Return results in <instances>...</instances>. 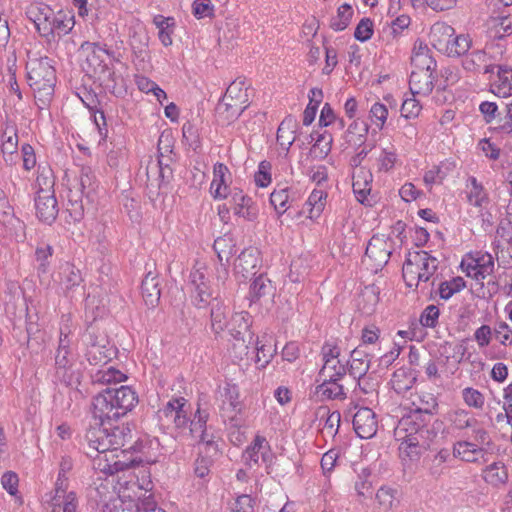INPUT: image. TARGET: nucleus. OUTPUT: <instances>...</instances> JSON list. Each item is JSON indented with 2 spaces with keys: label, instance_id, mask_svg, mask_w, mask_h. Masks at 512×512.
<instances>
[{
  "label": "nucleus",
  "instance_id": "nucleus-1",
  "mask_svg": "<svg viewBox=\"0 0 512 512\" xmlns=\"http://www.w3.org/2000/svg\"><path fill=\"white\" fill-rule=\"evenodd\" d=\"M138 403L136 392L129 386L108 387L93 399V417L110 423L131 411Z\"/></svg>",
  "mask_w": 512,
  "mask_h": 512
},
{
  "label": "nucleus",
  "instance_id": "nucleus-2",
  "mask_svg": "<svg viewBox=\"0 0 512 512\" xmlns=\"http://www.w3.org/2000/svg\"><path fill=\"white\" fill-rule=\"evenodd\" d=\"M28 84L34 92L39 109H45L52 99L56 83L55 69L48 57L35 58L27 62Z\"/></svg>",
  "mask_w": 512,
  "mask_h": 512
},
{
  "label": "nucleus",
  "instance_id": "nucleus-3",
  "mask_svg": "<svg viewBox=\"0 0 512 512\" xmlns=\"http://www.w3.org/2000/svg\"><path fill=\"white\" fill-rule=\"evenodd\" d=\"M443 429V423L440 420L432 418H422L419 413H410L404 416L395 429V436L413 437L424 449L431 448L440 438Z\"/></svg>",
  "mask_w": 512,
  "mask_h": 512
},
{
  "label": "nucleus",
  "instance_id": "nucleus-4",
  "mask_svg": "<svg viewBox=\"0 0 512 512\" xmlns=\"http://www.w3.org/2000/svg\"><path fill=\"white\" fill-rule=\"evenodd\" d=\"M71 329L69 325L60 327L58 347L55 353V377L67 387L80 383V372L74 369L75 356L72 351Z\"/></svg>",
  "mask_w": 512,
  "mask_h": 512
},
{
  "label": "nucleus",
  "instance_id": "nucleus-5",
  "mask_svg": "<svg viewBox=\"0 0 512 512\" xmlns=\"http://www.w3.org/2000/svg\"><path fill=\"white\" fill-rule=\"evenodd\" d=\"M86 72L112 94L117 93V77L107 50L97 44L91 45L86 57Z\"/></svg>",
  "mask_w": 512,
  "mask_h": 512
},
{
  "label": "nucleus",
  "instance_id": "nucleus-6",
  "mask_svg": "<svg viewBox=\"0 0 512 512\" xmlns=\"http://www.w3.org/2000/svg\"><path fill=\"white\" fill-rule=\"evenodd\" d=\"M86 453L93 459L94 470L104 475H114L115 473L133 467L136 463L134 458L127 456L126 450H121L119 453L107 450L103 453H96L95 455L90 451H86Z\"/></svg>",
  "mask_w": 512,
  "mask_h": 512
},
{
  "label": "nucleus",
  "instance_id": "nucleus-7",
  "mask_svg": "<svg viewBox=\"0 0 512 512\" xmlns=\"http://www.w3.org/2000/svg\"><path fill=\"white\" fill-rule=\"evenodd\" d=\"M42 181L47 188H40L37 191V196L35 197L36 215L40 221L52 224L59 212L58 203L55 198L54 191L52 190L53 181L47 177L39 175L37 177V183L39 186L42 185Z\"/></svg>",
  "mask_w": 512,
  "mask_h": 512
},
{
  "label": "nucleus",
  "instance_id": "nucleus-8",
  "mask_svg": "<svg viewBox=\"0 0 512 512\" xmlns=\"http://www.w3.org/2000/svg\"><path fill=\"white\" fill-rule=\"evenodd\" d=\"M60 284L66 297L71 299L85 298V285L81 271L70 263H65L61 267Z\"/></svg>",
  "mask_w": 512,
  "mask_h": 512
},
{
  "label": "nucleus",
  "instance_id": "nucleus-9",
  "mask_svg": "<svg viewBox=\"0 0 512 512\" xmlns=\"http://www.w3.org/2000/svg\"><path fill=\"white\" fill-rule=\"evenodd\" d=\"M260 458L265 464L269 465L272 462L273 455L266 438L256 435L253 442L243 452L242 459L248 468H253L259 465Z\"/></svg>",
  "mask_w": 512,
  "mask_h": 512
},
{
  "label": "nucleus",
  "instance_id": "nucleus-10",
  "mask_svg": "<svg viewBox=\"0 0 512 512\" xmlns=\"http://www.w3.org/2000/svg\"><path fill=\"white\" fill-rule=\"evenodd\" d=\"M353 428L362 439L372 438L378 429V421L374 411L368 407L360 408L353 416Z\"/></svg>",
  "mask_w": 512,
  "mask_h": 512
},
{
  "label": "nucleus",
  "instance_id": "nucleus-11",
  "mask_svg": "<svg viewBox=\"0 0 512 512\" xmlns=\"http://www.w3.org/2000/svg\"><path fill=\"white\" fill-rule=\"evenodd\" d=\"M106 422L99 421L95 426H91L86 432L87 451L91 453H103L111 450V440L109 439L108 427ZM107 424H109L107 422Z\"/></svg>",
  "mask_w": 512,
  "mask_h": 512
},
{
  "label": "nucleus",
  "instance_id": "nucleus-12",
  "mask_svg": "<svg viewBox=\"0 0 512 512\" xmlns=\"http://www.w3.org/2000/svg\"><path fill=\"white\" fill-rule=\"evenodd\" d=\"M462 67L468 72L479 73L483 70L484 74H488L494 71L495 65L493 58L484 50H475L463 57Z\"/></svg>",
  "mask_w": 512,
  "mask_h": 512
},
{
  "label": "nucleus",
  "instance_id": "nucleus-13",
  "mask_svg": "<svg viewBox=\"0 0 512 512\" xmlns=\"http://www.w3.org/2000/svg\"><path fill=\"white\" fill-rule=\"evenodd\" d=\"M222 404L220 410L224 418L231 421L235 420L236 416L242 411V403L239 400V390L235 385H226L223 393H221Z\"/></svg>",
  "mask_w": 512,
  "mask_h": 512
},
{
  "label": "nucleus",
  "instance_id": "nucleus-14",
  "mask_svg": "<svg viewBox=\"0 0 512 512\" xmlns=\"http://www.w3.org/2000/svg\"><path fill=\"white\" fill-rule=\"evenodd\" d=\"M109 439L111 440V451L119 453L121 450H126L127 456L129 451L133 448V435L128 424L120 426L108 427Z\"/></svg>",
  "mask_w": 512,
  "mask_h": 512
},
{
  "label": "nucleus",
  "instance_id": "nucleus-15",
  "mask_svg": "<svg viewBox=\"0 0 512 512\" xmlns=\"http://www.w3.org/2000/svg\"><path fill=\"white\" fill-rule=\"evenodd\" d=\"M411 65L413 67L412 71L419 72H434L436 69V61L432 57L431 50L429 47L422 43H415L412 56H411Z\"/></svg>",
  "mask_w": 512,
  "mask_h": 512
},
{
  "label": "nucleus",
  "instance_id": "nucleus-16",
  "mask_svg": "<svg viewBox=\"0 0 512 512\" xmlns=\"http://www.w3.org/2000/svg\"><path fill=\"white\" fill-rule=\"evenodd\" d=\"M391 246L383 237L373 236L365 251V255L375 262L377 267L386 265L390 259Z\"/></svg>",
  "mask_w": 512,
  "mask_h": 512
},
{
  "label": "nucleus",
  "instance_id": "nucleus-17",
  "mask_svg": "<svg viewBox=\"0 0 512 512\" xmlns=\"http://www.w3.org/2000/svg\"><path fill=\"white\" fill-rule=\"evenodd\" d=\"M229 202L235 215L242 217L248 221H253L257 217V209L250 197L243 194L241 190L234 189L230 193Z\"/></svg>",
  "mask_w": 512,
  "mask_h": 512
},
{
  "label": "nucleus",
  "instance_id": "nucleus-18",
  "mask_svg": "<svg viewBox=\"0 0 512 512\" xmlns=\"http://www.w3.org/2000/svg\"><path fill=\"white\" fill-rule=\"evenodd\" d=\"M259 253L256 249H244L234 263V270L237 275L243 278L254 276L257 273Z\"/></svg>",
  "mask_w": 512,
  "mask_h": 512
},
{
  "label": "nucleus",
  "instance_id": "nucleus-19",
  "mask_svg": "<svg viewBox=\"0 0 512 512\" xmlns=\"http://www.w3.org/2000/svg\"><path fill=\"white\" fill-rule=\"evenodd\" d=\"M115 353L114 347L108 342H92L88 345L85 356L91 365H106Z\"/></svg>",
  "mask_w": 512,
  "mask_h": 512
},
{
  "label": "nucleus",
  "instance_id": "nucleus-20",
  "mask_svg": "<svg viewBox=\"0 0 512 512\" xmlns=\"http://www.w3.org/2000/svg\"><path fill=\"white\" fill-rule=\"evenodd\" d=\"M454 34L455 30L452 26L446 23H436L431 27L429 37L434 48L446 53Z\"/></svg>",
  "mask_w": 512,
  "mask_h": 512
},
{
  "label": "nucleus",
  "instance_id": "nucleus-21",
  "mask_svg": "<svg viewBox=\"0 0 512 512\" xmlns=\"http://www.w3.org/2000/svg\"><path fill=\"white\" fill-rule=\"evenodd\" d=\"M421 257L415 252H410L403 264L402 275L408 287H417L422 282V275L419 268Z\"/></svg>",
  "mask_w": 512,
  "mask_h": 512
},
{
  "label": "nucleus",
  "instance_id": "nucleus-22",
  "mask_svg": "<svg viewBox=\"0 0 512 512\" xmlns=\"http://www.w3.org/2000/svg\"><path fill=\"white\" fill-rule=\"evenodd\" d=\"M74 24V15L71 11L60 10L56 14L52 13L50 25L48 26L50 27L48 28V35H66L73 29Z\"/></svg>",
  "mask_w": 512,
  "mask_h": 512
},
{
  "label": "nucleus",
  "instance_id": "nucleus-23",
  "mask_svg": "<svg viewBox=\"0 0 512 512\" xmlns=\"http://www.w3.org/2000/svg\"><path fill=\"white\" fill-rule=\"evenodd\" d=\"M245 109L243 105L230 102L223 97L217 104L215 112L218 122L222 125H229L238 119Z\"/></svg>",
  "mask_w": 512,
  "mask_h": 512
},
{
  "label": "nucleus",
  "instance_id": "nucleus-24",
  "mask_svg": "<svg viewBox=\"0 0 512 512\" xmlns=\"http://www.w3.org/2000/svg\"><path fill=\"white\" fill-rule=\"evenodd\" d=\"M142 297L147 306L155 307L160 300V288L157 275L149 271L141 284Z\"/></svg>",
  "mask_w": 512,
  "mask_h": 512
},
{
  "label": "nucleus",
  "instance_id": "nucleus-25",
  "mask_svg": "<svg viewBox=\"0 0 512 512\" xmlns=\"http://www.w3.org/2000/svg\"><path fill=\"white\" fill-rule=\"evenodd\" d=\"M432 72L412 71L409 80L410 91L413 95H428L434 87Z\"/></svg>",
  "mask_w": 512,
  "mask_h": 512
},
{
  "label": "nucleus",
  "instance_id": "nucleus-26",
  "mask_svg": "<svg viewBox=\"0 0 512 512\" xmlns=\"http://www.w3.org/2000/svg\"><path fill=\"white\" fill-rule=\"evenodd\" d=\"M227 173L228 168L224 164H215L213 170L214 177L210 185L211 194L215 199H224L229 195V187L226 184Z\"/></svg>",
  "mask_w": 512,
  "mask_h": 512
},
{
  "label": "nucleus",
  "instance_id": "nucleus-27",
  "mask_svg": "<svg viewBox=\"0 0 512 512\" xmlns=\"http://www.w3.org/2000/svg\"><path fill=\"white\" fill-rule=\"evenodd\" d=\"M340 379L324 378L323 382L316 387V393L321 400H344L346 393L343 385L339 384Z\"/></svg>",
  "mask_w": 512,
  "mask_h": 512
},
{
  "label": "nucleus",
  "instance_id": "nucleus-28",
  "mask_svg": "<svg viewBox=\"0 0 512 512\" xmlns=\"http://www.w3.org/2000/svg\"><path fill=\"white\" fill-rule=\"evenodd\" d=\"M248 320V315L244 313H235L230 318L226 329L235 341H240V339H243V336H248V342L252 339Z\"/></svg>",
  "mask_w": 512,
  "mask_h": 512
},
{
  "label": "nucleus",
  "instance_id": "nucleus-29",
  "mask_svg": "<svg viewBox=\"0 0 512 512\" xmlns=\"http://www.w3.org/2000/svg\"><path fill=\"white\" fill-rule=\"evenodd\" d=\"M211 305V329L215 334H219L226 329L229 320L227 316L229 309L218 299L214 298L210 301Z\"/></svg>",
  "mask_w": 512,
  "mask_h": 512
},
{
  "label": "nucleus",
  "instance_id": "nucleus-30",
  "mask_svg": "<svg viewBox=\"0 0 512 512\" xmlns=\"http://www.w3.org/2000/svg\"><path fill=\"white\" fill-rule=\"evenodd\" d=\"M348 364L347 371L354 379L364 377L370 368L368 354L359 348L351 352Z\"/></svg>",
  "mask_w": 512,
  "mask_h": 512
},
{
  "label": "nucleus",
  "instance_id": "nucleus-31",
  "mask_svg": "<svg viewBox=\"0 0 512 512\" xmlns=\"http://www.w3.org/2000/svg\"><path fill=\"white\" fill-rule=\"evenodd\" d=\"M482 477L486 483L493 487H500L507 483L508 472L503 462H494L482 471Z\"/></svg>",
  "mask_w": 512,
  "mask_h": 512
},
{
  "label": "nucleus",
  "instance_id": "nucleus-32",
  "mask_svg": "<svg viewBox=\"0 0 512 512\" xmlns=\"http://www.w3.org/2000/svg\"><path fill=\"white\" fill-rule=\"evenodd\" d=\"M491 91L498 97L512 95V69L498 66L497 80L491 84Z\"/></svg>",
  "mask_w": 512,
  "mask_h": 512
},
{
  "label": "nucleus",
  "instance_id": "nucleus-33",
  "mask_svg": "<svg viewBox=\"0 0 512 512\" xmlns=\"http://www.w3.org/2000/svg\"><path fill=\"white\" fill-rule=\"evenodd\" d=\"M396 439L401 441L398 450L401 459L404 461H417L422 453L426 451L413 437H405V433L396 436Z\"/></svg>",
  "mask_w": 512,
  "mask_h": 512
},
{
  "label": "nucleus",
  "instance_id": "nucleus-34",
  "mask_svg": "<svg viewBox=\"0 0 512 512\" xmlns=\"http://www.w3.org/2000/svg\"><path fill=\"white\" fill-rule=\"evenodd\" d=\"M274 295V286L271 280L264 274H260L252 281L249 291L251 302H258L264 297Z\"/></svg>",
  "mask_w": 512,
  "mask_h": 512
},
{
  "label": "nucleus",
  "instance_id": "nucleus-35",
  "mask_svg": "<svg viewBox=\"0 0 512 512\" xmlns=\"http://www.w3.org/2000/svg\"><path fill=\"white\" fill-rule=\"evenodd\" d=\"M416 382V375L409 369H397L390 380L393 390L397 394H404L410 390Z\"/></svg>",
  "mask_w": 512,
  "mask_h": 512
},
{
  "label": "nucleus",
  "instance_id": "nucleus-36",
  "mask_svg": "<svg viewBox=\"0 0 512 512\" xmlns=\"http://www.w3.org/2000/svg\"><path fill=\"white\" fill-rule=\"evenodd\" d=\"M52 13L49 7L38 6H31L27 11V15L35 24L36 29L44 36L48 35Z\"/></svg>",
  "mask_w": 512,
  "mask_h": 512
},
{
  "label": "nucleus",
  "instance_id": "nucleus-37",
  "mask_svg": "<svg viewBox=\"0 0 512 512\" xmlns=\"http://www.w3.org/2000/svg\"><path fill=\"white\" fill-rule=\"evenodd\" d=\"M296 126V120L289 116L286 117L278 127L277 142L287 151L296 139L294 136Z\"/></svg>",
  "mask_w": 512,
  "mask_h": 512
},
{
  "label": "nucleus",
  "instance_id": "nucleus-38",
  "mask_svg": "<svg viewBox=\"0 0 512 512\" xmlns=\"http://www.w3.org/2000/svg\"><path fill=\"white\" fill-rule=\"evenodd\" d=\"M482 454V448L469 441H458L453 447V455L466 462H476Z\"/></svg>",
  "mask_w": 512,
  "mask_h": 512
},
{
  "label": "nucleus",
  "instance_id": "nucleus-39",
  "mask_svg": "<svg viewBox=\"0 0 512 512\" xmlns=\"http://www.w3.org/2000/svg\"><path fill=\"white\" fill-rule=\"evenodd\" d=\"M230 102L243 105L244 108L249 106V96L247 93V87L245 81L242 79L234 80L227 88L225 95L223 96Z\"/></svg>",
  "mask_w": 512,
  "mask_h": 512
},
{
  "label": "nucleus",
  "instance_id": "nucleus-40",
  "mask_svg": "<svg viewBox=\"0 0 512 512\" xmlns=\"http://www.w3.org/2000/svg\"><path fill=\"white\" fill-rule=\"evenodd\" d=\"M92 382L94 384L111 385L122 382L126 379V375L120 370L109 366L103 367L92 374Z\"/></svg>",
  "mask_w": 512,
  "mask_h": 512
},
{
  "label": "nucleus",
  "instance_id": "nucleus-41",
  "mask_svg": "<svg viewBox=\"0 0 512 512\" xmlns=\"http://www.w3.org/2000/svg\"><path fill=\"white\" fill-rule=\"evenodd\" d=\"M415 408L410 413H419L422 418H432L438 408L437 398L432 393H422L418 397V403L413 402Z\"/></svg>",
  "mask_w": 512,
  "mask_h": 512
},
{
  "label": "nucleus",
  "instance_id": "nucleus-42",
  "mask_svg": "<svg viewBox=\"0 0 512 512\" xmlns=\"http://www.w3.org/2000/svg\"><path fill=\"white\" fill-rule=\"evenodd\" d=\"M398 491L390 486L380 487L376 494L375 499L380 511L387 512L398 504Z\"/></svg>",
  "mask_w": 512,
  "mask_h": 512
},
{
  "label": "nucleus",
  "instance_id": "nucleus-43",
  "mask_svg": "<svg viewBox=\"0 0 512 512\" xmlns=\"http://www.w3.org/2000/svg\"><path fill=\"white\" fill-rule=\"evenodd\" d=\"M121 509L122 512H164V510L157 508L156 502L151 495L141 500V502L134 500L123 501Z\"/></svg>",
  "mask_w": 512,
  "mask_h": 512
},
{
  "label": "nucleus",
  "instance_id": "nucleus-44",
  "mask_svg": "<svg viewBox=\"0 0 512 512\" xmlns=\"http://www.w3.org/2000/svg\"><path fill=\"white\" fill-rule=\"evenodd\" d=\"M489 29L494 38L502 39L512 34V17L497 16L489 21Z\"/></svg>",
  "mask_w": 512,
  "mask_h": 512
},
{
  "label": "nucleus",
  "instance_id": "nucleus-45",
  "mask_svg": "<svg viewBox=\"0 0 512 512\" xmlns=\"http://www.w3.org/2000/svg\"><path fill=\"white\" fill-rule=\"evenodd\" d=\"M235 246L232 236L225 234L214 241L213 248L219 261L229 262L230 257L235 253Z\"/></svg>",
  "mask_w": 512,
  "mask_h": 512
},
{
  "label": "nucleus",
  "instance_id": "nucleus-46",
  "mask_svg": "<svg viewBox=\"0 0 512 512\" xmlns=\"http://www.w3.org/2000/svg\"><path fill=\"white\" fill-rule=\"evenodd\" d=\"M327 193L323 190H313L306 202L309 207V218L316 219L323 212L326 204Z\"/></svg>",
  "mask_w": 512,
  "mask_h": 512
},
{
  "label": "nucleus",
  "instance_id": "nucleus-47",
  "mask_svg": "<svg viewBox=\"0 0 512 512\" xmlns=\"http://www.w3.org/2000/svg\"><path fill=\"white\" fill-rule=\"evenodd\" d=\"M472 45V40L469 35H458L453 36L452 41L450 42L447 48V55L450 57H459L467 55L470 47Z\"/></svg>",
  "mask_w": 512,
  "mask_h": 512
},
{
  "label": "nucleus",
  "instance_id": "nucleus-48",
  "mask_svg": "<svg viewBox=\"0 0 512 512\" xmlns=\"http://www.w3.org/2000/svg\"><path fill=\"white\" fill-rule=\"evenodd\" d=\"M256 351V363L261 367H265L276 353V348L272 344L271 339L268 341L266 337H263L257 341Z\"/></svg>",
  "mask_w": 512,
  "mask_h": 512
},
{
  "label": "nucleus",
  "instance_id": "nucleus-49",
  "mask_svg": "<svg viewBox=\"0 0 512 512\" xmlns=\"http://www.w3.org/2000/svg\"><path fill=\"white\" fill-rule=\"evenodd\" d=\"M421 257L419 268L422 275V282H427L435 274L438 269V260L426 251H416Z\"/></svg>",
  "mask_w": 512,
  "mask_h": 512
},
{
  "label": "nucleus",
  "instance_id": "nucleus-50",
  "mask_svg": "<svg viewBox=\"0 0 512 512\" xmlns=\"http://www.w3.org/2000/svg\"><path fill=\"white\" fill-rule=\"evenodd\" d=\"M475 266L478 267L479 270L473 273V279L476 281H481L486 278V276L490 275L494 271V260L491 254L484 253L479 257L474 258Z\"/></svg>",
  "mask_w": 512,
  "mask_h": 512
},
{
  "label": "nucleus",
  "instance_id": "nucleus-51",
  "mask_svg": "<svg viewBox=\"0 0 512 512\" xmlns=\"http://www.w3.org/2000/svg\"><path fill=\"white\" fill-rule=\"evenodd\" d=\"M347 373V366L342 364L339 359L325 361L319 375L324 378L341 379Z\"/></svg>",
  "mask_w": 512,
  "mask_h": 512
},
{
  "label": "nucleus",
  "instance_id": "nucleus-52",
  "mask_svg": "<svg viewBox=\"0 0 512 512\" xmlns=\"http://www.w3.org/2000/svg\"><path fill=\"white\" fill-rule=\"evenodd\" d=\"M353 9L349 4H343L338 8L337 15L330 21V27L335 31L344 30L350 23Z\"/></svg>",
  "mask_w": 512,
  "mask_h": 512
},
{
  "label": "nucleus",
  "instance_id": "nucleus-53",
  "mask_svg": "<svg viewBox=\"0 0 512 512\" xmlns=\"http://www.w3.org/2000/svg\"><path fill=\"white\" fill-rule=\"evenodd\" d=\"M448 419L455 429L463 430L473 427L477 422L476 419L469 416V412L464 409H456L449 413Z\"/></svg>",
  "mask_w": 512,
  "mask_h": 512
},
{
  "label": "nucleus",
  "instance_id": "nucleus-54",
  "mask_svg": "<svg viewBox=\"0 0 512 512\" xmlns=\"http://www.w3.org/2000/svg\"><path fill=\"white\" fill-rule=\"evenodd\" d=\"M466 283L462 277H455L450 281L441 282L438 288L441 299L448 300L455 293L460 292L465 288Z\"/></svg>",
  "mask_w": 512,
  "mask_h": 512
},
{
  "label": "nucleus",
  "instance_id": "nucleus-55",
  "mask_svg": "<svg viewBox=\"0 0 512 512\" xmlns=\"http://www.w3.org/2000/svg\"><path fill=\"white\" fill-rule=\"evenodd\" d=\"M68 486L62 480L55 483L54 495L51 498L50 505L52 507L51 512H63L66 504V497L68 495Z\"/></svg>",
  "mask_w": 512,
  "mask_h": 512
},
{
  "label": "nucleus",
  "instance_id": "nucleus-56",
  "mask_svg": "<svg viewBox=\"0 0 512 512\" xmlns=\"http://www.w3.org/2000/svg\"><path fill=\"white\" fill-rule=\"evenodd\" d=\"M333 138L331 134L324 132L323 134H319L315 144L311 148V153H314L316 157L323 159L325 158L331 151Z\"/></svg>",
  "mask_w": 512,
  "mask_h": 512
},
{
  "label": "nucleus",
  "instance_id": "nucleus-57",
  "mask_svg": "<svg viewBox=\"0 0 512 512\" xmlns=\"http://www.w3.org/2000/svg\"><path fill=\"white\" fill-rule=\"evenodd\" d=\"M464 403L471 408L481 410L485 404L484 395L477 389L472 387L464 388L462 391Z\"/></svg>",
  "mask_w": 512,
  "mask_h": 512
},
{
  "label": "nucleus",
  "instance_id": "nucleus-58",
  "mask_svg": "<svg viewBox=\"0 0 512 512\" xmlns=\"http://www.w3.org/2000/svg\"><path fill=\"white\" fill-rule=\"evenodd\" d=\"M18 145V136L13 126H7L2 134V152L13 154Z\"/></svg>",
  "mask_w": 512,
  "mask_h": 512
},
{
  "label": "nucleus",
  "instance_id": "nucleus-59",
  "mask_svg": "<svg viewBox=\"0 0 512 512\" xmlns=\"http://www.w3.org/2000/svg\"><path fill=\"white\" fill-rule=\"evenodd\" d=\"M289 200V192L287 188L274 190L270 195V203L274 206L279 215L287 210V202Z\"/></svg>",
  "mask_w": 512,
  "mask_h": 512
},
{
  "label": "nucleus",
  "instance_id": "nucleus-60",
  "mask_svg": "<svg viewBox=\"0 0 512 512\" xmlns=\"http://www.w3.org/2000/svg\"><path fill=\"white\" fill-rule=\"evenodd\" d=\"M327 416L323 429V432H326L329 435H335L338 432L340 421H341V414L338 411L329 412L327 409H323V415Z\"/></svg>",
  "mask_w": 512,
  "mask_h": 512
},
{
  "label": "nucleus",
  "instance_id": "nucleus-61",
  "mask_svg": "<svg viewBox=\"0 0 512 512\" xmlns=\"http://www.w3.org/2000/svg\"><path fill=\"white\" fill-rule=\"evenodd\" d=\"M439 314L440 312L437 306L429 305L423 310L420 316V323L424 327L434 328L438 323Z\"/></svg>",
  "mask_w": 512,
  "mask_h": 512
},
{
  "label": "nucleus",
  "instance_id": "nucleus-62",
  "mask_svg": "<svg viewBox=\"0 0 512 512\" xmlns=\"http://www.w3.org/2000/svg\"><path fill=\"white\" fill-rule=\"evenodd\" d=\"M494 334L500 344L512 345V328L506 322H499L494 328Z\"/></svg>",
  "mask_w": 512,
  "mask_h": 512
},
{
  "label": "nucleus",
  "instance_id": "nucleus-63",
  "mask_svg": "<svg viewBox=\"0 0 512 512\" xmlns=\"http://www.w3.org/2000/svg\"><path fill=\"white\" fill-rule=\"evenodd\" d=\"M373 34V22L369 18H363L358 23L354 36L357 40L365 42L371 38Z\"/></svg>",
  "mask_w": 512,
  "mask_h": 512
},
{
  "label": "nucleus",
  "instance_id": "nucleus-64",
  "mask_svg": "<svg viewBox=\"0 0 512 512\" xmlns=\"http://www.w3.org/2000/svg\"><path fill=\"white\" fill-rule=\"evenodd\" d=\"M232 512H253L254 500L250 495H241L235 500Z\"/></svg>",
  "mask_w": 512,
  "mask_h": 512
}]
</instances>
